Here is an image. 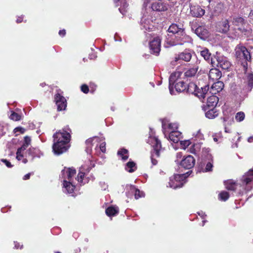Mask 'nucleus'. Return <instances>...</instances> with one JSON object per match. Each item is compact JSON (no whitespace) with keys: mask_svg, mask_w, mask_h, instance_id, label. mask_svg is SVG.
Segmentation results:
<instances>
[{"mask_svg":"<svg viewBox=\"0 0 253 253\" xmlns=\"http://www.w3.org/2000/svg\"><path fill=\"white\" fill-rule=\"evenodd\" d=\"M191 88H195V90H194V93L195 94V92H198V91H197V89H198V90H199V88H198L197 87V86L194 84H189L188 86V88H187V91L188 92H192V90H191Z\"/></svg>","mask_w":253,"mask_h":253,"instance_id":"nucleus-48","label":"nucleus"},{"mask_svg":"<svg viewBox=\"0 0 253 253\" xmlns=\"http://www.w3.org/2000/svg\"><path fill=\"white\" fill-rule=\"evenodd\" d=\"M105 212L109 216H114L118 214L119 209L118 207H109L106 210Z\"/></svg>","mask_w":253,"mask_h":253,"instance_id":"nucleus-33","label":"nucleus"},{"mask_svg":"<svg viewBox=\"0 0 253 253\" xmlns=\"http://www.w3.org/2000/svg\"><path fill=\"white\" fill-rule=\"evenodd\" d=\"M129 186V185H128L126 186L127 191L126 192V195L128 197H131L132 195V194H134V193H132V191H131L129 188H128V187Z\"/></svg>","mask_w":253,"mask_h":253,"instance_id":"nucleus-54","label":"nucleus"},{"mask_svg":"<svg viewBox=\"0 0 253 253\" xmlns=\"http://www.w3.org/2000/svg\"><path fill=\"white\" fill-rule=\"evenodd\" d=\"M219 197L221 200L225 201L229 197V193L226 191H222L219 194Z\"/></svg>","mask_w":253,"mask_h":253,"instance_id":"nucleus-44","label":"nucleus"},{"mask_svg":"<svg viewBox=\"0 0 253 253\" xmlns=\"http://www.w3.org/2000/svg\"><path fill=\"white\" fill-rule=\"evenodd\" d=\"M71 129L66 126L62 130L56 132L53 135L54 143L52 149L55 155H59L65 152L69 148L70 141Z\"/></svg>","mask_w":253,"mask_h":253,"instance_id":"nucleus-1","label":"nucleus"},{"mask_svg":"<svg viewBox=\"0 0 253 253\" xmlns=\"http://www.w3.org/2000/svg\"><path fill=\"white\" fill-rule=\"evenodd\" d=\"M244 46H241L237 47L235 49V54L237 58L239 59L240 60L242 59L243 57V54L244 53V50L242 49V48Z\"/></svg>","mask_w":253,"mask_h":253,"instance_id":"nucleus-40","label":"nucleus"},{"mask_svg":"<svg viewBox=\"0 0 253 253\" xmlns=\"http://www.w3.org/2000/svg\"><path fill=\"white\" fill-rule=\"evenodd\" d=\"M54 100L58 111L64 110L67 107V102L65 97L59 93L55 94Z\"/></svg>","mask_w":253,"mask_h":253,"instance_id":"nucleus-9","label":"nucleus"},{"mask_svg":"<svg viewBox=\"0 0 253 253\" xmlns=\"http://www.w3.org/2000/svg\"><path fill=\"white\" fill-rule=\"evenodd\" d=\"M242 186L247 191H250L253 187V169H250L242 178Z\"/></svg>","mask_w":253,"mask_h":253,"instance_id":"nucleus-6","label":"nucleus"},{"mask_svg":"<svg viewBox=\"0 0 253 253\" xmlns=\"http://www.w3.org/2000/svg\"><path fill=\"white\" fill-rule=\"evenodd\" d=\"M63 192L67 193H72L75 189V186L73 184V181H68V180H63Z\"/></svg>","mask_w":253,"mask_h":253,"instance_id":"nucleus-22","label":"nucleus"},{"mask_svg":"<svg viewBox=\"0 0 253 253\" xmlns=\"http://www.w3.org/2000/svg\"><path fill=\"white\" fill-rule=\"evenodd\" d=\"M217 67L221 68L223 70H228L231 66V62L228 59L222 55L217 56L216 57Z\"/></svg>","mask_w":253,"mask_h":253,"instance_id":"nucleus-8","label":"nucleus"},{"mask_svg":"<svg viewBox=\"0 0 253 253\" xmlns=\"http://www.w3.org/2000/svg\"><path fill=\"white\" fill-rule=\"evenodd\" d=\"M209 109L206 113L205 115L207 118L212 119L217 117L218 115V111L215 107L207 108V110Z\"/></svg>","mask_w":253,"mask_h":253,"instance_id":"nucleus-29","label":"nucleus"},{"mask_svg":"<svg viewBox=\"0 0 253 253\" xmlns=\"http://www.w3.org/2000/svg\"><path fill=\"white\" fill-rule=\"evenodd\" d=\"M150 48L152 53L158 55L161 50V39L157 37L150 42Z\"/></svg>","mask_w":253,"mask_h":253,"instance_id":"nucleus-10","label":"nucleus"},{"mask_svg":"<svg viewBox=\"0 0 253 253\" xmlns=\"http://www.w3.org/2000/svg\"><path fill=\"white\" fill-rule=\"evenodd\" d=\"M27 153L28 156L31 157L32 160L35 157L40 158L43 155L42 153L38 148H30Z\"/></svg>","mask_w":253,"mask_h":253,"instance_id":"nucleus-25","label":"nucleus"},{"mask_svg":"<svg viewBox=\"0 0 253 253\" xmlns=\"http://www.w3.org/2000/svg\"><path fill=\"white\" fill-rule=\"evenodd\" d=\"M98 139V138L96 137H94L93 138H90L86 140V144L87 145V149L88 150V151L90 150L92 145V142L94 139Z\"/></svg>","mask_w":253,"mask_h":253,"instance_id":"nucleus-47","label":"nucleus"},{"mask_svg":"<svg viewBox=\"0 0 253 253\" xmlns=\"http://www.w3.org/2000/svg\"><path fill=\"white\" fill-rule=\"evenodd\" d=\"M198 62L200 63L199 61H197L196 64L193 67L187 69L184 72V76L186 78H191L194 77L199 69V66H198Z\"/></svg>","mask_w":253,"mask_h":253,"instance_id":"nucleus-26","label":"nucleus"},{"mask_svg":"<svg viewBox=\"0 0 253 253\" xmlns=\"http://www.w3.org/2000/svg\"><path fill=\"white\" fill-rule=\"evenodd\" d=\"M184 29L182 25H177L176 24H172L169 28L168 31L169 33L177 35L179 32H181Z\"/></svg>","mask_w":253,"mask_h":253,"instance_id":"nucleus-28","label":"nucleus"},{"mask_svg":"<svg viewBox=\"0 0 253 253\" xmlns=\"http://www.w3.org/2000/svg\"><path fill=\"white\" fill-rule=\"evenodd\" d=\"M189 171L181 174H174L170 177L169 186L173 189L181 187L186 182L185 179L189 176Z\"/></svg>","mask_w":253,"mask_h":253,"instance_id":"nucleus-3","label":"nucleus"},{"mask_svg":"<svg viewBox=\"0 0 253 253\" xmlns=\"http://www.w3.org/2000/svg\"><path fill=\"white\" fill-rule=\"evenodd\" d=\"M209 86L206 85L204 87H201V90L200 92H195V94L199 97L205 98L206 94H208V91L209 90Z\"/></svg>","mask_w":253,"mask_h":253,"instance_id":"nucleus-36","label":"nucleus"},{"mask_svg":"<svg viewBox=\"0 0 253 253\" xmlns=\"http://www.w3.org/2000/svg\"><path fill=\"white\" fill-rule=\"evenodd\" d=\"M97 57L96 55L95 54H90L89 55V58L90 59H93L96 58Z\"/></svg>","mask_w":253,"mask_h":253,"instance_id":"nucleus-61","label":"nucleus"},{"mask_svg":"<svg viewBox=\"0 0 253 253\" xmlns=\"http://www.w3.org/2000/svg\"><path fill=\"white\" fill-rule=\"evenodd\" d=\"M208 76L212 81H217L221 77V72L218 69L213 68L210 70Z\"/></svg>","mask_w":253,"mask_h":253,"instance_id":"nucleus-23","label":"nucleus"},{"mask_svg":"<svg viewBox=\"0 0 253 253\" xmlns=\"http://www.w3.org/2000/svg\"><path fill=\"white\" fill-rule=\"evenodd\" d=\"M193 135H195V137L198 138L200 139H202V138L203 137L202 134L200 132V130H199L198 131H197V132L195 135V134H194Z\"/></svg>","mask_w":253,"mask_h":253,"instance_id":"nucleus-55","label":"nucleus"},{"mask_svg":"<svg viewBox=\"0 0 253 253\" xmlns=\"http://www.w3.org/2000/svg\"><path fill=\"white\" fill-rule=\"evenodd\" d=\"M225 186L227 189L234 191L236 189L237 184L232 180L225 182Z\"/></svg>","mask_w":253,"mask_h":253,"instance_id":"nucleus-35","label":"nucleus"},{"mask_svg":"<svg viewBox=\"0 0 253 253\" xmlns=\"http://www.w3.org/2000/svg\"><path fill=\"white\" fill-rule=\"evenodd\" d=\"M182 157V154L181 153H177L176 154V158H177V159L176 160H175V162H177L178 161V159H180Z\"/></svg>","mask_w":253,"mask_h":253,"instance_id":"nucleus-62","label":"nucleus"},{"mask_svg":"<svg viewBox=\"0 0 253 253\" xmlns=\"http://www.w3.org/2000/svg\"><path fill=\"white\" fill-rule=\"evenodd\" d=\"M153 27L152 21L149 18H146V16L143 17L141 20V29L149 31L152 29Z\"/></svg>","mask_w":253,"mask_h":253,"instance_id":"nucleus-21","label":"nucleus"},{"mask_svg":"<svg viewBox=\"0 0 253 253\" xmlns=\"http://www.w3.org/2000/svg\"><path fill=\"white\" fill-rule=\"evenodd\" d=\"M224 87V84L223 82L220 81H217L212 85L210 93H211L212 94H215L217 93L220 92L221 91Z\"/></svg>","mask_w":253,"mask_h":253,"instance_id":"nucleus-24","label":"nucleus"},{"mask_svg":"<svg viewBox=\"0 0 253 253\" xmlns=\"http://www.w3.org/2000/svg\"><path fill=\"white\" fill-rule=\"evenodd\" d=\"M152 0H144L143 5L145 7L147 6L148 4L151 2ZM151 8L153 11H164L167 10L168 7L166 4L160 0H155L151 3Z\"/></svg>","mask_w":253,"mask_h":253,"instance_id":"nucleus-7","label":"nucleus"},{"mask_svg":"<svg viewBox=\"0 0 253 253\" xmlns=\"http://www.w3.org/2000/svg\"><path fill=\"white\" fill-rule=\"evenodd\" d=\"M249 17L251 19L253 20V10H251V11L250 12L249 15Z\"/></svg>","mask_w":253,"mask_h":253,"instance_id":"nucleus-63","label":"nucleus"},{"mask_svg":"<svg viewBox=\"0 0 253 253\" xmlns=\"http://www.w3.org/2000/svg\"><path fill=\"white\" fill-rule=\"evenodd\" d=\"M210 149L209 148H203L202 149V157L204 160L203 163H206V166L204 172H208L212 170L213 167L212 157L210 153Z\"/></svg>","mask_w":253,"mask_h":253,"instance_id":"nucleus-5","label":"nucleus"},{"mask_svg":"<svg viewBox=\"0 0 253 253\" xmlns=\"http://www.w3.org/2000/svg\"><path fill=\"white\" fill-rule=\"evenodd\" d=\"M201 145L200 143L193 144L190 148V152L191 153L197 154L201 149Z\"/></svg>","mask_w":253,"mask_h":253,"instance_id":"nucleus-42","label":"nucleus"},{"mask_svg":"<svg viewBox=\"0 0 253 253\" xmlns=\"http://www.w3.org/2000/svg\"><path fill=\"white\" fill-rule=\"evenodd\" d=\"M245 117V113L243 112H239L236 113L235 115V120L238 122H240L243 121Z\"/></svg>","mask_w":253,"mask_h":253,"instance_id":"nucleus-43","label":"nucleus"},{"mask_svg":"<svg viewBox=\"0 0 253 253\" xmlns=\"http://www.w3.org/2000/svg\"><path fill=\"white\" fill-rule=\"evenodd\" d=\"M132 193H134V197L136 199H138L139 198L143 197L144 196V193L142 191H140L139 189H137L135 186L133 185H129L128 187Z\"/></svg>","mask_w":253,"mask_h":253,"instance_id":"nucleus-31","label":"nucleus"},{"mask_svg":"<svg viewBox=\"0 0 253 253\" xmlns=\"http://www.w3.org/2000/svg\"><path fill=\"white\" fill-rule=\"evenodd\" d=\"M182 73L177 71L171 74L169 78V89L171 94H174L173 85L175 83L178 82V79L180 77Z\"/></svg>","mask_w":253,"mask_h":253,"instance_id":"nucleus-13","label":"nucleus"},{"mask_svg":"<svg viewBox=\"0 0 253 253\" xmlns=\"http://www.w3.org/2000/svg\"><path fill=\"white\" fill-rule=\"evenodd\" d=\"M9 117L11 120L15 121H19L21 119V116L14 112H11Z\"/></svg>","mask_w":253,"mask_h":253,"instance_id":"nucleus-45","label":"nucleus"},{"mask_svg":"<svg viewBox=\"0 0 253 253\" xmlns=\"http://www.w3.org/2000/svg\"><path fill=\"white\" fill-rule=\"evenodd\" d=\"M175 90L178 92H181L185 90L187 88V85L183 81H179L174 85Z\"/></svg>","mask_w":253,"mask_h":253,"instance_id":"nucleus-30","label":"nucleus"},{"mask_svg":"<svg viewBox=\"0 0 253 253\" xmlns=\"http://www.w3.org/2000/svg\"><path fill=\"white\" fill-rule=\"evenodd\" d=\"M205 11L199 5L190 6V13L195 17H201L204 15Z\"/></svg>","mask_w":253,"mask_h":253,"instance_id":"nucleus-16","label":"nucleus"},{"mask_svg":"<svg viewBox=\"0 0 253 253\" xmlns=\"http://www.w3.org/2000/svg\"><path fill=\"white\" fill-rule=\"evenodd\" d=\"M162 128L163 133L166 137V129L167 128L171 130L172 131L177 129L178 124L177 123H170L169 121L167 119H164L162 121Z\"/></svg>","mask_w":253,"mask_h":253,"instance_id":"nucleus-17","label":"nucleus"},{"mask_svg":"<svg viewBox=\"0 0 253 253\" xmlns=\"http://www.w3.org/2000/svg\"><path fill=\"white\" fill-rule=\"evenodd\" d=\"M242 49L244 50V53L243 54L242 60H245V61H250L251 58L250 52L245 46L243 47Z\"/></svg>","mask_w":253,"mask_h":253,"instance_id":"nucleus-41","label":"nucleus"},{"mask_svg":"<svg viewBox=\"0 0 253 253\" xmlns=\"http://www.w3.org/2000/svg\"><path fill=\"white\" fill-rule=\"evenodd\" d=\"M106 143L105 142H102L100 145V149L104 153L106 151Z\"/></svg>","mask_w":253,"mask_h":253,"instance_id":"nucleus-53","label":"nucleus"},{"mask_svg":"<svg viewBox=\"0 0 253 253\" xmlns=\"http://www.w3.org/2000/svg\"><path fill=\"white\" fill-rule=\"evenodd\" d=\"M219 31L225 33L227 32L230 28L229 21L227 19H222L219 23Z\"/></svg>","mask_w":253,"mask_h":253,"instance_id":"nucleus-27","label":"nucleus"},{"mask_svg":"<svg viewBox=\"0 0 253 253\" xmlns=\"http://www.w3.org/2000/svg\"><path fill=\"white\" fill-rule=\"evenodd\" d=\"M30 175H31V173H27L26 174V175H25L23 178V179L24 180H27V179H29L30 177Z\"/></svg>","mask_w":253,"mask_h":253,"instance_id":"nucleus-60","label":"nucleus"},{"mask_svg":"<svg viewBox=\"0 0 253 253\" xmlns=\"http://www.w3.org/2000/svg\"><path fill=\"white\" fill-rule=\"evenodd\" d=\"M232 22L233 25L239 26L243 25L245 23V20L241 17L234 16L232 18Z\"/></svg>","mask_w":253,"mask_h":253,"instance_id":"nucleus-37","label":"nucleus"},{"mask_svg":"<svg viewBox=\"0 0 253 253\" xmlns=\"http://www.w3.org/2000/svg\"><path fill=\"white\" fill-rule=\"evenodd\" d=\"M218 101V98L215 95H211L207 99V106H203V109L204 111H207V108L215 107Z\"/></svg>","mask_w":253,"mask_h":253,"instance_id":"nucleus-18","label":"nucleus"},{"mask_svg":"<svg viewBox=\"0 0 253 253\" xmlns=\"http://www.w3.org/2000/svg\"><path fill=\"white\" fill-rule=\"evenodd\" d=\"M84 175V173L80 170L79 173H78L77 179L79 182H81L83 181V178Z\"/></svg>","mask_w":253,"mask_h":253,"instance_id":"nucleus-49","label":"nucleus"},{"mask_svg":"<svg viewBox=\"0 0 253 253\" xmlns=\"http://www.w3.org/2000/svg\"><path fill=\"white\" fill-rule=\"evenodd\" d=\"M76 173V169L74 168H65L62 171V175L63 178L68 180V181H73V177Z\"/></svg>","mask_w":253,"mask_h":253,"instance_id":"nucleus-14","label":"nucleus"},{"mask_svg":"<svg viewBox=\"0 0 253 253\" xmlns=\"http://www.w3.org/2000/svg\"><path fill=\"white\" fill-rule=\"evenodd\" d=\"M0 161L1 162H2L3 164H4L7 168H12V165L6 159H1L0 160Z\"/></svg>","mask_w":253,"mask_h":253,"instance_id":"nucleus-50","label":"nucleus"},{"mask_svg":"<svg viewBox=\"0 0 253 253\" xmlns=\"http://www.w3.org/2000/svg\"><path fill=\"white\" fill-rule=\"evenodd\" d=\"M166 137L173 143H177L181 138L182 134L179 131L173 130L169 133L168 137L166 136Z\"/></svg>","mask_w":253,"mask_h":253,"instance_id":"nucleus-20","label":"nucleus"},{"mask_svg":"<svg viewBox=\"0 0 253 253\" xmlns=\"http://www.w3.org/2000/svg\"><path fill=\"white\" fill-rule=\"evenodd\" d=\"M243 66L245 70V80L248 84L246 89L247 91H250L253 87V73L251 71L247 69L245 64L243 65Z\"/></svg>","mask_w":253,"mask_h":253,"instance_id":"nucleus-12","label":"nucleus"},{"mask_svg":"<svg viewBox=\"0 0 253 253\" xmlns=\"http://www.w3.org/2000/svg\"><path fill=\"white\" fill-rule=\"evenodd\" d=\"M147 143H149L153 148L151 159L152 165L155 166L157 164V160L156 159L159 157V152L162 149V147L160 141L155 136V132L151 128H150Z\"/></svg>","mask_w":253,"mask_h":253,"instance_id":"nucleus-2","label":"nucleus"},{"mask_svg":"<svg viewBox=\"0 0 253 253\" xmlns=\"http://www.w3.org/2000/svg\"><path fill=\"white\" fill-rule=\"evenodd\" d=\"M201 55L204 57L205 60L210 61L211 58V54L207 48L201 51Z\"/></svg>","mask_w":253,"mask_h":253,"instance_id":"nucleus-39","label":"nucleus"},{"mask_svg":"<svg viewBox=\"0 0 253 253\" xmlns=\"http://www.w3.org/2000/svg\"><path fill=\"white\" fill-rule=\"evenodd\" d=\"M127 150L122 148L118 151V155L121 158L123 161H126L128 158V154Z\"/></svg>","mask_w":253,"mask_h":253,"instance_id":"nucleus-34","label":"nucleus"},{"mask_svg":"<svg viewBox=\"0 0 253 253\" xmlns=\"http://www.w3.org/2000/svg\"><path fill=\"white\" fill-rule=\"evenodd\" d=\"M14 131H15V132H18V131H19L20 132H21V133H23L25 131V129L24 128H23V127H16L14 129Z\"/></svg>","mask_w":253,"mask_h":253,"instance_id":"nucleus-57","label":"nucleus"},{"mask_svg":"<svg viewBox=\"0 0 253 253\" xmlns=\"http://www.w3.org/2000/svg\"><path fill=\"white\" fill-rule=\"evenodd\" d=\"M29 145L23 143L22 146L19 148L16 152V159L20 161L23 157V152L27 149Z\"/></svg>","mask_w":253,"mask_h":253,"instance_id":"nucleus-32","label":"nucleus"},{"mask_svg":"<svg viewBox=\"0 0 253 253\" xmlns=\"http://www.w3.org/2000/svg\"><path fill=\"white\" fill-rule=\"evenodd\" d=\"M22 20H23V18H22V17H18V18L17 19V20H16V22H17V23H19L21 22H22Z\"/></svg>","mask_w":253,"mask_h":253,"instance_id":"nucleus-64","label":"nucleus"},{"mask_svg":"<svg viewBox=\"0 0 253 253\" xmlns=\"http://www.w3.org/2000/svg\"><path fill=\"white\" fill-rule=\"evenodd\" d=\"M198 213L203 219L206 216V214H205V212H203L202 211L198 212Z\"/></svg>","mask_w":253,"mask_h":253,"instance_id":"nucleus-58","label":"nucleus"},{"mask_svg":"<svg viewBox=\"0 0 253 253\" xmlns=\"http://www.w3.org/2000/svg\"><path fill=\"white\" fill-rule=\"evenodd\" d=\"M191 58L192 54L191 52L189 50H185L175 56L174 61L176 62L179 60H182L185 62H188L190 60Z\"/></svg>","mask_w":253,"mask_h":253,"instance_id":"nucleus-15","label":"nucleus"},{"mask_svg":"<svg viewBox=\"0 0 253 253\" xmlns=\"http://www.w3.org/2000/svg\"><path fill=\"white\" fill-rule=\"evenodd\" d=\"M66 34V31L65 30H60L59 32V35L60 36L63 37Z\"/></svg>","mask_w":253,"mask_h":253,"instance_id":"nucleus-59","label":"nucleus"},{"mask_svg":"<svg viewBox=\"0 0 253 253\" xmlns=\"http://www.w3.org/2000/svg\"><path fill=\"white\" fill-rule=\"evenodd\" d=\"M100 185L102 189L103 190H105L108 187V185L104 182H100Z\"/></svg>","mask_w":253,"mask_h":253,"instance_id":"nucleus-56","label":"nucleus"},{"mask_svg":"<svg viewBox=\"0 0 253 253\" xmlns=\"http://www.w3.org/2000/svg\"><path fill=\"white\" fill-rule=\"evenodd\" d=\"M195 33L201 39L205 40L209 36V32L204 27L199 26L195 29Z\"/></svg>","mask_w":253,"mask_h":253,"instance_id":"nucleus-19","label":"nucleus"},{"mask_svg":"<svg viewBox=\"0 0 253 253\" xmlns=\"http://www.w3.org/2000/svg\"><path fill=\"white\" fill-rule=\"evenodd\" d=\"M125 169L129 172H132L136 169V165L133 162L129 161L126 164Z\"/></svg>","mask_w":253,"mask_h":253,"instance_id":"nucleus-38","label":"nucleus"},{"mask_svg":"<svg viewBox=\"0 0 253 253\" xmlns=\"http://www.w3.org/2000/svg\"><path fill=\"white\" fill-rule=\"evenodd\" d=\"M81 90L84 93H87L89 91L88 87L86 84H83L81 86Z\"/></svg>","mask_w":253,"mask_h":253,"instance_id":"nucleus-51","label":"nucleus"},{"mask_svg":"<svg viewBox=\"0 0 253 253\" xmlns=\"http://www.w3.org/2000/svg\"><path fill=\"white\" fill-rule=\"evenodd\" d=\"M195 163V160L191 155H188L184 158L180 162V165L185 169H189L192 168Z\"/></svg>","mask_w":253,"mask_h":253,"instance_id":"nucleus-11","label":"nucleus"},{"mask_svg":"<svg viewBox=\"0 0 253 253\" xmlns=\"http://www.w3.org/2000/svg\"><path fill=\"white\" fill-rule=\"evenodd\" d=\"M180 143L182 148L184 150H185L187 148V147L188 146H189L191 143L190 140H185L184 141H180Z\"/></svg>","mask_w":253,"mask_h":253,"instance_id":"nucleus-46","label":"nucleus"},{"mask_svg":"<svg viewBox=\"0 0 253 253\" xmlns=\"http://www.w3.org/2000/svg\"><path fill=\"white\" fill-rule=\"evenodd\" d=\"M31 138L29 136H25L24 137V143L29 146L31 143Z\"/></svg>","mask_w":253,"mask_h":253,"instance_id":"nucleus-52","label":"nucleus"},{"mask_svg":"<svg viewBox=\"0 0 253 253\" xmlns=\"http://www.w3.org/2000/svg\"><path fill=\"white\" fill-rule=\"evenodd\" d=\"M192 42V38L185 33L184 29L175 36L174 40L171 42L170 45H183L186 43H191Z\"/></svg>","mask_w":253,"mask_h":253,"instance_id":"nucleus-4","label":"nucleus"}]
</instances>
